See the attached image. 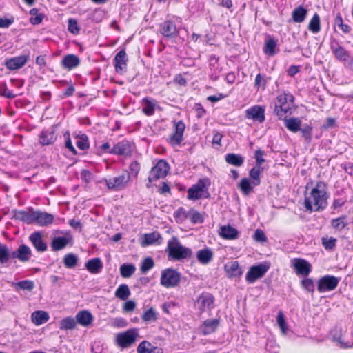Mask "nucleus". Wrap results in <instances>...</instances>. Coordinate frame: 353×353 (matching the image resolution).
<instances>
[{
  "instance_id": "obj_1",
  "label": "nucleus",
  "mask_w": 353,
  "mask_h": 353,
  "mask_svg": "<svg viewBox=\"0 0 353 353\" xmlns=\"http://www.w3.org/2000/svg\"><path fill=\"white\" fill-rule=\"evenodd\" d=\"M327 185L323 181H318L312 187L309 192L305 194L303 205L307 211L319 212L327 206Z\"/></svg>"
},
{
  "instance_id": "obj_2",
  "label": "nucleus",
  "mask_w": 353,
  "mask_h": 353,
  "mask_svg": "<svg viewBox=\"0 0 353 353\" xmlns=\"http://www.w3.org/2000/svg\"><path fill=\"white\" fill-rule=\"evenodd\" d=\"M294 97L290 93H281L276 97L274 112L279 119H285L292 114Z\"/></svg>"
},
{
  "instance_id": "obj_3",
  "label": "nucleus",
  "mask_w": 353,
  "mask_h": 353,
  "mask_svg": "<svg viewBox=\"0 0 353 353\" xmlns=\"http://www.w3.org/2000/svg\"><path fill=\"white\" fill-rule=\"evenodd\" d=\"M167 249L169 256L174 260L179 261L190 257L192 255V250L182 245L176 236H173L168 242Z\"/></svg>"
},
{
  "instance_id": "obj_4",
  "label": "nucleus",
  "mask_w": 353,
  "mask_h": 353,
  "mask_svg": "<svg viewBox=\"0 0 353 353\" xmlns=\"http://www.w3.org/2000/svg\"><path fill=\"white\" fill-rule=\"evenodd\" d=\"M208 179H201L188 190V199L190 200H199L210 197L207 183Z\"/></svg>"
},
{
  "instance_id": "obj_5",
  "label": "nucleus",
  "mask_w": 353,
  "mask_h": 353,
  "mask_svg": "<svg viewBox=\"0 0 353 353\" xmlns=\"http://www.w3.org/2000/svg\"><path fill=\"white\" fill-rule=\"evenodd\" d=\"M139 336V330L132 328L116 335V344L122 349L128 348L134 344Z\"/></svg>"
},
{
  "instance_id": "obj_6",
  "label": "nucleus",
  "mask_w": 353,
  "mask_h": 353,
  "mask_svg": "<svg viewBox=\"0 0 353 353\" xmlns=\"http://www.w3.org/2000/svg\"><path fill=\"white\" fill-rule=\"evenodd\" d=\"M130 174L123 171L120 175L105 179L106 185L109 190L119 191L124 190L130 181Z\"/></svg>"
},
{
  "instance_id": "obj_7",
  "label": "nucleus",
  "mask_w": 353,
  "mask_h": 353,
  "mask_svg": "<svg viewBox=\"0 0 353 353\" xmlns=\"http://www.w3.org/2000/svg\"><path fill=\"white\" fill-rule=\"evenodd\" d=\"M330 49L335 58L345 64L352 65L353 63V57L336 40H332L330 43Z\"/></svg>"
},
{
  "instance_id": "obj_8",
  "label": "nucleus",
  "mask_w": 353,
  "mask_h": 353,
  "mask_svg": "<svg viewBox=\"0 0 353 353\" xmlns=\"http://www.w3.org/2000/svg\"><path fill=\"white\" fill-rule=\"evenodd\" d=\"M181 279V274L175 270L168 268L161 272V284L165 288L176 286Z\"/></svg>"
},
{
  "instance_id": "obj_9",
  "label": "nucleus",
  "mask_w": 353,
  "mask_h": 353,
  "mask_svg": "<svg viewBox=\"0 0 353 353\" xmlns=\"http://www.w3.org/2000/svg\"><path fill=\"white\" fill-rule=\"evenodd\" d=\"M340 282V278L332 275H325L321 277L317 283V290L320 293H324L335 290Z\"/></svg>"
},
{
  "instance_id": "obj_10",
  "label": "nucleus",
  "mask_w": 353,
  "mask_h": 353,
  "mask_svg": "<svg viewBox=\"0 0 353 353\" xmlns=\"http://www.w3.org/2000/svg\"><path fill=\"white\" fill-rule=\"evenodd\" d=\"M169 170V165L166 161L160 160L150 170L148 176V183L147 188L150 187V183L160 178H163L167 175Z\"/></svg>"
},
{
  "instance_id": "obj_11",
  "label": "nucleus",
  "mask_w": 353,
  "mask_h": 353,
  "mask_svg": "<svg viewBox=\"0 0 353 353\" xmlns=\"http://www.w3.org/2000/svg\"><path fill=\"white\" fill-rule=\"evenodd\" d=\"M180 22L181 19L178 17H176L174 20H166L160 25L159 31L165 37L174 38L179 34L176 23Z\"/></svg>"
},
{
  "instance_id": "obj_12",
  "label": "nucleus",
  "mask_w": 353,
  "mask_h": 353,
  "mask_svg": "<svg viewBox=\"0 0 353 353\" xmlns=\"http://www.w3.org/2000/svg\"><path fill=\"white\" fill-rule=\"evenodd\" d=\"M268 269L269 266L264 264L252 266L246 274V281L249 283H253L257 279L263 277Z\"/></svg>"
},
{
  "instance_id": "obj_13",
  "label": "nucleus",
  "mask_w": 353,
  "mask_h": 353,
  "mask_svg": "<svg viewBox=\"0 0 353 353\" xmlns=\"http://www.w3.org/2000/svg\"><path fill=\"white\" fill-rule=\"evenodd\" d=\"M292 266L295 270L296 274L303 276H307L312 271L311 264L307 261L300 258L292 259Z\"/></svg>"
},
{
  "instance_id": "obj_14",
  "label": "nucleus",
  "mask_w": 353,
  "mask_h": 353,
  "mask_svg": "<svg viewBox=\"0 0 353 353\" xmlns=\"http://www.w3.org/2000/svg\"><path fill=\"white\" fill-rule=\"evenodd\" d=\"M214 301V297L212 294L209 293H202L198 297L195 305L202 313L212 308Z\"/></svg>"
},
{
  "instance_id": "obj_15",
  "label": "nucleus",
  "mask_w": 353,
  "mask_h": 353,
  "mask_svg": "<svg viewBox=\"0 0 353 353\" xmlns=\"http://www.w3.org/2000/svg\"><path fill=\"white\" fill-rule=\"evenodd\" d=\"M245 116L249 119L263 123L265 121V108L259 105H254L245 110Z\"/></svg>"
},
{
  "instance_id": "obj_16",
  "label": "nucleus",
  "mask_w": 353,
  "mask_h": 353,
  "mask_svg": "<svg viewBox=\"0 0 353 353\" xmlns=\"http://www.w3.org/2000/svg\"><path fill=\"white\" fill-rule=\"evenodd\" d=\"M29 59L28 54H23L10 58L6 61L5 65L10 70H15L21 68Z\"/></svg>"
},
{
  "instance_id": "obj_17",
  "label": "nucleus",
  "mask_w": 353,
  "mask_h": 353,
  "mask_svg": "<svg viewBox=\"0 0 353 353\" xmlns=\"http://www.w3.org/2000/svg\"><path fill=\"white\" fill-rule=\"evenodd\" d=\"M185 128V125L183 122H177L175 124L174 132L170 136L168 142L172 145H179L183 141Z\"/></svg>"
},
{
  "instance_id": "obj_18",
  "label": "nucleus",
  "mask_w": 353,
  "mask_h": 353,
  "mask_svg": "<svg viewBox=\"0 0 353 353\" xmlns=\"http://www.w3.org/2000/svg\"><path fill=\"white\" fill-rule=\"evenodd\" d=\"M132 146L128 141H122L115 144L111 149L110 154L117 155L130 156Z\"/></svg>"
},
{
  "instance_id": "obj_19",
  "label": "nucleus",
  "mask_w": 353,
  "mask_h": 353,
  "mask_svg": "<svg viewBox=\"0 0 353 353\" xmlns=\"http://www.w3.org/2000/svg\"><path fill=\"white\" fill-rule=\"evenodd\" d=\"M54 221V216L46 212L39 210L35 211L34 223L41 226H47L50 225Z\"/></svg>"
},
{
  "instance_id": "obj_20",
  "label": "nucleus",
  "mask_w": 353,
  "mask_h": 353,
  "mask_svg": "<svg viewBox=\"0 0 353 353\" xmlns=\"http://www.w3.org/2000/svg\"><path fill=\"white\" fill-rule=\"evenodd\" d=\"M30 257L31 250L28 246L24 244L20 245L17 250L12 252V258L17 259L21 262L29 261Z\"/></svg>"
},
{
  "instance_id": "obj_21",
  "label": "nucleus",
  "mask_w": 353,
  "mask_h": 353,
  "mask_svg": "<svg viewBox=\"0 0 353 353\" xmlns=\"http://www.w3.org/2000/svg\"><path fill=\"white\" fill-rule=\"evenodd\" d=\"M343 334L344 332L341 327H336L331 332V334L333 339V341L343 348H349L353 347V343H350V342H345L343 340Z\"/></svg>"
},
{
  "instance_id": "obj_22",
  "label": "nucleus",
  "mask_w": 353,
  "mask_h": 353,
  "mask_svg": "<svg viewBox=\"0 0 353 353\" xmlns=\"http://www.w3.org/2000/svg\"><path fill=\"white\" fill-rule=\"evenodd\" d=\"M80 64L79 58L73 54H67L61 61V65L67 70H71Z\"/></svg>"
},
{
  "instance_id": "obj_23",
  "label": "nucleus",
  "mask_w": 353,
  "mask_h": 353,
  "mask_svg": "<svg viewBox=\"0 0 353 353\" xmlns=\"http://www.w3.org/2000/svg\"><path fill=\"white\" fill-rule=\"evenodd\" d=\"M57 139L54 127L43 130L39 135V143L43 145L53 143Z\"/></svg>"
},
{
  "instance_id": "obj_24",
  "label": "nucleus",
  "mask_w": 353,
  "mask_h": 353,
  "mask_svg": "<svg viewBox=\"0 0 353 353\" xmlns=\"http://www.w3.org/2000/svg\"><path fill=\"white\" fill-rule=\"evenodd\" d=\"M29 239L38 252H44L47 250V245L43 242L40 232H34L31 234Z\"/></svg>"
},
{
  "instance_id": "obj_25",
  "label": "nucleus",
  "mask_w": 353,
  "mask_h": 353,
  "mask_svg": "<svg viewBox=\"0 0 353 353\" xmlns=\"http://www.w3.org/2000/svg\"><path fill=\"white\" fill-rule=\"evenodd\" d=\"M71 241L72 237L70 235L54 237L51 243L52 250H61L63 249Z\"/></svg>"
},
{
  "instance_id": "obj_26",
  "label": "nucleus",
  "mask_w": 353,
  "mask_h": 353,
  "mask_svg": "<svg viewBox=\"0 0 353 353\" xmlns=\"http://www.w3.org/2000/svg\"><path fill=\"white\" fill-rule=\"evenodd\" d=\"M219 324L218 319H208L205 321L200 327L203 335H208L215 332Z\"/></svg>"
},
{
  "instance_id": "obj_27",
  "label": "nucleus",
  "mask_w": 353,
  "mask_h": 353,
  "mask_svg": "<svg viewBox=\"0 0 353 353\" xmlns=\"http://www.w3.org/2000/svg\"><path fill=\"white\" fill-rule=\"evenodd\" d=\"M76 321L83 327H88L92 324L93 316L89 311L82 310L77 314Z\"/></svg>"
},
{
  "instance_id": "obj_28",
  "label": "nucleus",
  "mask_w": 353,
  "mask_h": 353,
  "mask_svg": "<svg viewBox=\"0 0 353 353\" xmlns=\"http://www.w3.org/2000/svg\"><path fill=\"white\" fill-rule=\"evenodd\" d=\"M225 270L229 277H239L243 272L236 261H232L225 265Z\"/></svg>"
},
{
  "instance_id": "obj_29",
  "label": "nucleus",
  "mask_w": 353,
  "mask_h": 353,
  "mask_svg": "<svg viewBox=\"0 0 353 353\" xmlns=\"http://www.w3.org/2000/svg\"><path fill=\"white\" fill-rule=\"evenodd\" d=\"M137 353H163V350L152 345L150 342L143 341L139 343L137 349Z\"/></svg>"
},
{
  "instance_id": "obj_30",
  "label": "nucleus",
  "mask_w": 353,
  "mask_h": 353,
  "mask_svg": "<svg viewBox=\"0 0 353 353\" xmlns=\"http://www.w3.org/2000/svg\"><path fill=\"white\" fill-rule=\"evenodd\" d=\"M196 258L200 263L207 265L212 260L213 252L208 248L200 250L197 252Z\"/></svg>"
},
{
  "instance_id": "obj_31",
  "label": "nucleus",
  "mask_w": 353,
  "mask_h": 353,
  "mask_svg": "<svg viewBox=\"0 0 353 353\" xmlns=\"http://www.w3.org/2000/svg\"><path fill=\"white\" fill-rule=\"evenodd\" d=\"M284 121L285 128L292 132H297L301 130V121L298 117L282 119Z\"/></svg>"
},
{
  "instance_id": "obj_32",
  "label": "nucleus",
  "mask_w": 353,
  "mask_h": 353,
  "mask_svg": "<svg viewBox=\"0 0 353 353\" xmlns=\"http://www.w3.org/2000/svg\"><path fill=\"white\" fill-rule=\"evenodd\" d=\"M85 268L90 273L98 274L101 271L103 264L99 258H94L85 263Z\"/></svg>"
},
{
  "instance_id": "obj_33",
  "label": "nucleus",
  "mask_w": 353,
  "mask_h": 353,
  "mask_svg": "<svg viewBox=\"0 0 353 353\" xmlns=\"http://www.w3.org/2000/svg\"><path fill=\"white\" fill-rule=\"evenodd\" d=\"M143 112L147 116H152L154 113L157 103L154 99L145 97L142 100Z\"/></svg>"
},
{
  "instance_id": "obj_34",
  "label": "nucleus",
  "mask_w": 353,
  "mask_h": 353,
  "mask_svg": "<svg viewBox=\"0 0 353 353\" xmlns=\"http://www.w3.org/2000/svg\"><path fill=\"white\" fill-rule=\"evenodd\" d=\"M114 67L117 72L122 70L126 66V53L124 50H120L114 59Z\"/></svg>"
},
{
  "instance_id": "obj_35",
  "label": "nucleus",
  "mask_w": 353,
  "mask_h": 353,
  "mask_svg": "<svg viewBox=\"0 0 353 353\" xmlns=\"http://www.w3.org/2000/svg\"><path fill=\"white\" fill-rule=\"evenodd\" d=\"M48 314L42 310L35 311L31 315L32 321L36 325H40L49 320Z\"/></svg>"
},
{
  "instance_id": "obj_36",
  "label": "nucleus",
  "mask_w": 353,
  "mask_h": 353,
  "mask_svg": "<svg viewBox=\"0 0 353 353\" xmlns=\"http://www.w3.org/2000/svg\"><path fill=\"white\" fill-rule=\"evenodd\" d=\"M238 234V231L230 225H224L220 229V235L225 239H235Z\"/></svg>"
},
{
  "instance_id": "obj_37",
  "label": "nucleus",
  "mask_w": 353,
  "mask_h": 353,
  "mask_svg": "<svg viewBox=\"0 0 353 353\" xmlns=\"http://www.w3.org/2000/svg\"><path fill=\"white\" fill-rule=\"evenodd\" d=\"M307 10L301 6L296 7L292 12L293 21L296 23H302L307 15Z\"/></svg>"
},
{
  "instance_id": "obj_38",
  "label": "nucleus",
  "mask_w": 353,
  "mask_h": 353,
  "mask_svg": "<svg viewBox=\"0 0 353 353\" xmlns=\"http://www.w3.org/2000/svg\"><path fill=\"white\" fill-rule=\"evenodd\" d=\"M225 159L228 164L236 167L241 166L244 162V159L241 155L234 153L227 154Z\"/></svg>"
},
{
  "instance_id": "obj_39",
  "label": "nucleus",
  "mask_w": 353,
  "mask_h": 353,
  "mask_svg": "<svg viewBox=\"0 0 353 353\" xmlns=\"http://www.w3.org/2000/svg\"><path fill=\"white\" fill-rule=\"evenodd\" d=\"M160 238V234L157 232L145 234L143 236V240L141 242V245L143 247H146L148 245L154 244Z\"/></svg>"
},
{
  "instance_id": "obj_40",
  "label": "nucleus",
  "mask_w": 353,
  "mask_h": 353,
  "mask_svg": "<svg viewBox=\"0 0 353 353\" xmlns=\"http://www.w3.org/2000/svg\"><path fill=\"white\" fill-rule=\"evenodd\" d=\"M76 325L77 321L72 316L64 318L59 321V328L61 330H73Z\"/></svg>"
},
{
  "instance_id": "obj_41",
  "label": "nucleus",
  "mask_w": 353,
  "mask_h": 353,
  "mask_svg": "<svg viewBox=\"0 0 353 353\" xmlns=\"http://www.w3.org/2000/svg\"><path fill=\"white\" fill-rule=\"evenodd\" d=\"M130 296V290L126 284L120 285L115 291V296L125 301Z\"/></svg>"
},
{
  "instance_id": "obj_42",
  "label": "nucleus",
  "mask_w": 353,
  "mask_h": 353,
  "mask_svg": "<svg viewBox=\"0 0 353 353\" xmlns=\"http://www.w3.org/2000/svg\"><path fill=\"white\" fill-rule=\"evenodd\" d=\"M276 41L274 38H269L265 41L263 52L269 56H273L275 54V48Z\"/></svg>"
},
{
  "instance_id": "obj_43",
  "label": "nucleus",
  "mask_w": 353,
  "mask_h": 353,
  "mask_svg": "<svg viewBox=\"0 0 353 353\" xmlns=\"http://www.w3.org/2000/svg\"><path fill=\"white\" fill-rule=\"evenodd\" d=\"M308 30L314 34L321 30L320 17L317 13H315L311 19L308 25Z\"/></svg>"
},
{
  "instance_id": "obj_44",
  "label": "nucleus",
  "mask_w": 353,
  "mask_h": 353,
  "mask_svg": "<svg viewBox=\"0 0 353 353\" xmlns=\"http://www.w3.org/2000/svg\"><path fill=\"white\" fill-rule=\"evenodd\" d=\"M18 218L28 224L34 223L35 211H21L18 213Z\"/></svg>"
},
{
  "instance_id": "obj_45",
  "label": "nucleus",
  "mask_w": 353,
  "mask_h": 353,
  "mask_svg": "<svg viewBox=\"0 0 353 353\" xmlns=\"http://www.w3.org/2000/svg\"><path fill=\"white\" fill-rule=\"evenodd\" d=\"M12 258V252L6 245H0V263L5 264Z\"/></svg>"
},
{
  "instance_id": "obj_46",
  "label": "nucleus",
  "mask_w": 353,
  "mask_h": 353,
  "mask_svg": "<svg viewBox=\"0 0 353 353\" xmlns=\"http://www.w3.org/2000/svg\"><path fill=\"white\" fill-rule=\"evenodd\" d=\"M135 270V266L132 264H123L120 267L121 275L124 278L130 277Z\"/></svg>"
},
{
  "instance_id": "obj_47",
  "label": "nucleus",
  "mask_w": 353,
  "mask_h": 353,
  "mask_svg": "<svg viewBox=\"0 0 353 353\" xmlns=\"http://www.w3.org/2000/svg\"><path fill=\"white\" fill-rule=\"evenodd\" d=\"M17 290H23L31 291L34 288V282L29 280H24L13 284Z\"/></svg>"
},
{
  "instance_id": "obj_48",
  "label": "nucleus",
  "mask_w": 353,
  "mask_h": 353,
  "mask_svg": "<svg viewBox=\"0 0 353 353\" xmlns=\"http://www.w3.org/2000/svg\"><path fill=\"white\" fill-rule=\"evenodd\" d=\"M76 145L79 149L81 150H85L89 148V141L88 137L85 134H81L76 137Z\"/></svg>"
},
{
  "instance_id": "obj_49",
  "label": "nucleus",
  "mask_w": 353,
  "mask_h": 353,
  "mask_svg": "<svg viewBox=\"0 0 353 353\" xmlns=\"http://www.w3.org/2000/svg\"><path fill=\"white\" fill-rule=\"evenodd\" d=\"M260 174H261V168L260 167H254L252 168L249 172L250 177L252 179V183L254 185H259L260 184Z\"/></svg>"
},
{
  "instance_id": "obj_50",
  "label": "nucleus",
  "mask_w": 353,
  "mask_h": 353,
  "mask_svg": "<svg viewBox=\"0 0 353 353\" xmlns=\"http://www.w3.org/2000/svg\"><path fill=\"white\" fill-rule=\"evenodd\" d=\"M267 80L264 74H258L254 80V88L256 90L261 89L264 90L266 87Z\"/></svg>"
},
{
  "instance_id": "obj_51",
  "label": "nucleus",
  "mask_w": 353,
  "mask_h": 353,
  "mask_svg": "<svg viewBox=\"0 0 353 353\" xmlns=\"http://www.w3.org/2000/svg\"><path fill=\"white\" fill-rule=\"evenodd\" d=\"M276 322L281 330L282 334L284 335L286 334L288 327L287 323L285 321L284 314H283V312L281 311H280L278 313V315L276 317Z\"/></svg>"
},
{
  "instance_id": "obj_52",
  "label": "nucleus",
  "mask_w": 353,
  "mask_h": 353,
  "mask_svg": "<svg viewBox=\"0 0 353 353\" xmlns=\"http://www.w3.org/2000/svg\"><path fill=\"white\" fill-rule=\"evenodd\" d=\"M63 263L66 268H72L77 263V257L74 254H68L64 256Z\"/></svg>"
},
{
  "instance_id": "obj_53",
  "label": "nucleus",
  "mask_w": 353,
  "mask_h": 353,
  "mask_svg": "<svg viewBox=\"0 0 353 353\" xmlns=\"http://www.w3.org/2000/svg\"><path fill=\"white\" fill-rule=\"evenodd\" d=\"M239 187L245 195H248L252 191L251 183L248 178H243L241 179Z\"/></svg>"
},
{
  "instance_id": "obj_54",
  "label": "nucleus",
  "mask_w": 353,
  "mask_h": 353,
  "mask_svg": "<svg viewBox=\"0 0 353 353\" xmlns=\"http://www.w3.org/2000/svg\"><path fill=\"white\" fill-rule=\"evenodd\" d=\"M154 265L153 259L151 257L145 258L141 264L140 270L142 273L145 274Z\"/></svg>"
},
{
  "instance_id": "obj_55",
  "label": "nucleus",
  "mask_w": 353,
  "mask_h": 353,
  "mask_svg": "<svg viewBox=\"0 0 353 353\" xmlns=\"http://www.w3.org/2000/svg\"><path fill=\"white\" fill-rule=\"evenodd\" d=\"M142 319L144 321H155L157 320V312L154 308L150 307L147 310L142 316Z\"/></svg>"
},
{
  "instance_id": "obj_56",
  "label": "nucleus",
  "mask_w": 353,
  "mask_h": 353,
  "mask_svg": "<svg viewBox=\"0 0 353 353\" xmlns=\"http://www.w3.org/2000/svg\"><path fill=\"white\" fill-rule=\"evenodd\" d=\"M189 218L192 223H201L203 221V216L196 210H191L189 212Z\"/></svg>"
},
{
  "instance_id": "obj_57",
  "label": "nucleus",
  "mask_w": 353,
  "mask_h": 353,
  "mask_svg": "<svg viewBox=\"0 0 353 353\" xmlns=\"http://www.w3.org/2000/svg\"><path fill=\"white\" fill-rule=\"evenodd\" d=\"M321 241L325 250H332L336 246V239L334 237H323Z\"/></svg>"
},
{
  "instance_id": "obj_58",
  "label": "nucleus",
  "mask_w": 353,
  "mask_h": 353,
  "mask_svg": "<svg viewBox=\"0 0 353 353\" xmlns=\"http://www.w3.org/2000/svg\"><path fill=\"white\" fill-rule=\"evenodd\" d=\"M335 25L339 27L344 33H348L351 30V28L347 24L343 23L342 17L340 14H338L335 18Z\"/></svg>"
},
{
  "instance_id": "obj_59",
  "label": "nucleus",
  "mask_w": 353,
  "mask_h": 353,
  "mask_svg": "<svg viewBox=\"0 0 353 353\" xmlns=\"http://www.w3.org/2000/svg\"><path fill=\"white\" fill-rule=\"evenodd\" d=\"M68 31L73 34H78L80 32L77 21L74 19H68Z\"/></svg>"
},
{
  "instance_id": "obj_60",
  "label": "nucleus",
  "mask_w": 353,
  "mask_h": 353,
  "mask_svg": "<svg viewBox=\"0 0 353 353\" xmlns=\"http://www.w3.org/2000/svg\"><path fill=\"white\" fill-rule=\"evenodd\" d=\"M345 220V217L335 219L332 221V226L336 230H341L346 226V222Z\"/></svg>"
},
{
  "instance_id": "obj_61",
  "label": "nucleus",
  "mask_w": 353,
  "mask_h": 353,
  "mask_svg": "<svg viewBox=\"0 0 353 353\" xmlns=\"http://www.w3.org/2000/svg\"><path fill=\"white\" fill-rule=\"evenodd\" d=\"M110 325L114 327L123 328L128 325V322L123 318L119 317L112 319Z\"/></svg>"
},
{
  "instance_id": "obj_62",
  "label": "nucleus",
  "mask_w": 353,
  "mask_h": 353,
  "mask_svg": "<svg viewBox=\"0 0 353 353\" xmlns=\"http://www.w3.org/2000/svg\"><path fill=\"white\" fill-rule=\"evenodd\" d=\"M210 66V70H214V72L210 74V78L213 81H216L219 79L220 74V69L219 68L217 61L216 60L214 63H211Z\"/></svg>"
},
{
  "instance_id": "obj_63",
  "label": "nucleus",
  "mask_w": 353,
  "mask_h": 353,
  "mask_svg": "<svg viewBox=\"0 0 353 353\" xmlns=\"http://www.w3.org/2000/svg\"><path fill=\"white\" fill-rule=\"evenodd\" d=\"M0 95L8 99H13L16 96L10 89L8 88L6 83L0 85Z\"/></svg>"
},
{
  "instance_id": "obj_64",
  "label": "nucleus",
  "mask_w": 353,
  "mask_h": 353,
  "mask_svg": "<svg viewBox=\"0 0 353 353\" xmlns=\"http://www.w3.org/2000/svg\"><path fill=\"white\" fill-rule=\"evenodd\" d=\"M253 239L255 241L260 243H265L268 241L265 232L261 229H257L255 230Z\"/></svg>"
}]
</instances>
